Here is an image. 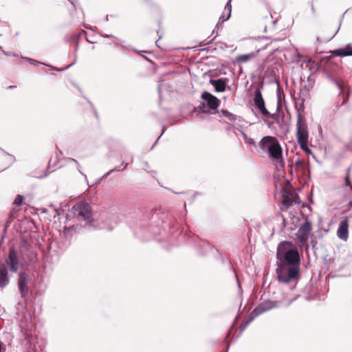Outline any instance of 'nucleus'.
Wrapping results in <instances>:
<instances>
[{"label": "nucleus", "instance_id": "24", "mask_svg": "<svg viewBox=\"0 0 352 352\" xmlns=\"http://www.w3.org/2000/svg\"><path fill=\"white\" fill-rule=\"evenodd\" d=\"M259 314L257 312V311L254 309L253 311L250 314L248 317L245 320L248 321L249 323H250L256 317L258 316Z\"/></svg>", "mask_w": 352, "mask_h": 352}, {"label": "nucleus", "instance_id": "6", "mask_svg": "<svg viewBox=\"0 0 352 352\" xmlns=\"http://www.w3.org/2000/svg\"><path fill=\"white\" fill-rule=\"evenodd\" d=\"M263 87V83L261 84L260 87H257L254 91V103L261 113L264 115L268 114V110L265 107V100L263 98L261 89Z\"/></svg>", "mask_w": 352, "mask_h": 352}, {"label": "nucleus", "instance_id": "62", "mask_svg": "<svg viewBox=\"0 0 352 352\" xmlns=\"http://www.w3.org/2000/svg\"><path fill=\"white\" fill-rule=\"evenodd\" d=\"M238 286H239V288H241V285H240V283H239V284H238Z\"/></svg>", "mask_w": 352, "mask_h": 352}, {"label": "nucleus", "instance_id": "54", "mask_svg": "<svg viewBox=\"0 0 352 352\" xmlns=\"http://www.w3.org/2000/svg\"><path fill=\"white\" fill-rule=\"evenodd\" d=\"M1 350H2V346H1V342H0V352H1Z\"/></svg>", "mask_w": 352, "mask_h": 352}, {"label": "nucleus", "instance_id": "47", "mask_svg": "<svg viewBox=\"0 0 352 352\" xmlns=\"http://www.w3.org/2000/svg\"><path fill=\"white\" fill-rule=\"evenodd\" d=\"M243 323H244V324H245L247 327L250 324L249 322L247 320H245Z\"/></svg>", "mask_w": 352, "mask_h": 352}, {"label": "nucleus", "instance_id": "31", "mask_svg": "<svg viewBox=\"0 0 352 352\" xmlns=\"http://www.w3.org/2000/svg\"><path fill=\"white\" fill-rule=\"evenodd\" d=\"M234 127L236 129V130H238L241 133L245 141L248 139L249 137L248 136V135L245 133V131L241 129L240 126H234Z\"/></svg>", "mask_w": 352, "mask_h": 352}, {"label": "nucleus", "instance_id": "4", "mask_svg": "<svg viewBox=\"0 0 352 352\" xmlns=\"http://www.w3.org/2000/svg\"><path fill=\"white\" fill-rule=\"evenodd\" d=\"M312 230V223L307 219L302 223L296 234V239L299 246L302 247L309 240Z\"/></svg>", "mask_w": 352, "mask_h": 352}, {"label": "nucleus", "instance_id": "14", "mask_svg": "<svg viewBox=\"0 0 352 352\" xmlns=\"http://www.w3.org/2000/svg\"><path fill=\"white\" fill-rule=\"evenodd\" d=\"M210 83L214 87V90L217 92H223L227 86V79L226 78H218V79H211L210 80Z\"/></svg>", "mask_w": 352, "mask_h": 352}, {"label": "nucleus", "instance_id": "60", "mask_svg": "<svg viewBox=\"0 0 352 352\" xmlns=\"http://www.w3.org/2000/svg\"><path fill=\"white\" fill-rule=\"evenodd\" d=\"M311 78V76H309V78H308V80H311V78Z\"/></svg>", "mask_w": 352, "mask_h": 352}, {"label": "nucleus", "instance_id": "20", "mask_svg": "<svg viewBox=\"0 0 352 352\" xmlns=\"http://www.w3.org/2000/svg\"><path fill=\"white\" fill-rule=\"evenodd\" d=\"M128 164H129L128 163L122 161V166H123V167L122 168H118V167L117 166V167L110 170L109 171L107 172L104 175H103V176L100 178V179L107 177L109 175H110L113 172H120V171L124 170V169L126 168Z\"/></svg>", "mask_w": 352, "mask_h": 352}, {"label": "nucleus", "instance_id": "30", "mask_svg": "<svg viewBox=\"0 0 352 352\" xmlns=\"http://www.w3.org/2000/svg\"><path fill=\"white\" fill-rule=\"evenodd\" d=\"M199 112L203 113H208V110L206 109V107L204 102H202L199 106Z\"/></svg>", "mask_w": 352, "mask_h": 352}, {"label": "nucleus", "instance_id": "29", "mask_svg": "<svg viewBox=\"0 0 352 352\" xmlns=\"http://www.w3.org/2000/svg\"><path fill=\"white\" fill-rule=\"evenodd\" d=\"M263 116L266 118H270L274 120H278L279 119V113L278 112H276L275 113H271L268 111V114L264 115Z\"/></svg>", "mask_w": 352, "mask_h": 352}, {"label": "nucleus", "instance_id": "42", "mask_svg": "<svg viewBox=\"0 0 352 352\" xmlns=\"http://www.w3.org/2000/svg\"><path fill=\"white\" fill-rule=\"evenodd\" d=\"M234 126H236V125H233V126H228V127L226 128V129H227L228 131H230V130H232V129H236Z\"/></svg>", "mask_w": 352, "mask_h": 352}, {"label": "nucleus", "instance_id": "49", "mask_svg": "<svg viewBox=\"0 0 352 352\" xmlns=\"http://www.w3.org/2000/svg\"><path fill=\"white\" fill-rule=\"evenodd\" d=\"M283 223L284 226H285V219L284 217L283 219Z\"/></svg>", "mask_w": 352, "mask_h": 352}, {"label": "nucleus", "instance_id": "52", "mask_svg": "<svg viewBox=\"0 0 352 352\" xmlns=\"http://www.w3.org/2000/svg\"><path fill=\"white\" fill-rule=\"evenodd\" d=\"M349 205L350 206V207H352V200L349 201Z\"/></svg>", "mask_w": 352, "mask_h": 352}, {"label": "nucleus", "instance_id": "23", "mask_svg": "<svg viewBox=\"0 0 352 352\" xmlns=\"http://www.w3.org/2000/svg\"><path fill=\"white\" fill-rule=\"evenodd\" d=\"M259 314L257 312V311L254 309L253 311L250 314L248 317L245 320L248 321L249 323H250L256 317L258 316Z\"/></svg>", "mask_w": 352, "mask_h": 352}, {"label": "nucleus", "instance_id": "61", "mask_svg": "<svg viewBox=\"0 0 352 352\" xmlns=\"http://www.w3.org/2000/svg\"><path fill=\"white\" fill-rule=\"evenodd\" d=\"M13 87H14V86H10V89H13Z\"/></svg>", "mask_w": 352, "mask_h": 352}, {"label": "nucleus", "instance_id": "58", "mask_svg": "<svg viewBox=\"0 0 352 352\" xmlns=\"http://www.w3.org/2000/svg\"><path fill=\"white\" fill-rule=\"evenodd\" d=\"M228 349H229V346H227V349H226V352H228Z\"/></svg>", "mask_w": 352, "mask_h": 352}, {"label": "nucleus", "instance_id": "22", "mask_svg": "<svg viewBox=\"0 0 352 352\" xmlns=\"http://www.w3.org/2000/svg\"><path fill=\"white\" fill-rule=\"evenodd\" d=\"M232 0H229L224 8V12L227 13V19H230L231 16V11H232V6H231Z\"/></svg>", "mask_w": 352, "mask_h": 352}, {"label": "nucleus", "instance_id": "28", "mask_svg": "<svg viewBox=\"0 0 352 352\" xmlns=\"http://www.w3.org/2000/svg\"><path fill=\"white\" fill-rule=\"evenodd\" d=\"M140 228L142 229V230H148V231L149 232H151V234H155L157 233V230H156V228L151 226H149V227L148 228H144L145 227V225H140Z\"/></svg>", "mask_w": 352, "mask_h": 352}, {"label": "nucleus", "instance_id": "15", "mask_svg": "<svg viewBox=\"0 0 352 352\" xmlns=\"http://www.w3.org/2000/svg\"><path fill=\"white\" fill-rule=\"evenodd\" d=\"M268 154L274 160H279L282 158L283 151L278 140H276L271 150L269 151Z\"/></svg>", "mask_w": 352, "mask_h": 352}, {"label": "nucleus", "instance_id": "41", "mask_svg": "<svg viewBox=\"0 0 352 352\" xmlns=\"http://www.w3.org/2000/svg\"><path fill=\"white\" fill-rule=\"evenodd\" d=\"M280 109H281V104H280V102L279 101L278 102V105H277V108H276V112H278L279 113Z\"/></svg>", "mask_w": 352, "mask_h": 352}, {"label": "nucleus", "instance_id": "19", "mask_svg": "<svg viewBox=\"0 0 352 352\" xmlns=\"http://www.w3.org/2000/svg\"><path fill=\"white\" fill-rule=\"evenodd\" d=\"M30 63L31 64H34V65H35L36 63L43 64V63H40V62H38V61L34 60H32V59H31V58H30ZM75 63H76V60H74V62H72V63H70L69 65H68L67 66H66L65 67H64V68H60V69L57 68V67H53V66L48 65L45 64V63H43V65H46V66H48V67H50L52 69H55V70L58 71V72H63V71H65V70H66V69H69V67H71L72 65H74L75 64Z\"/></svg>", "mask_w": 352, "mask_h": 352}, {"label": "nucleus", "instance_id": "34", "mask_svg": "<svg viewBox=\"0 0 352 352\" xmlns=\"http://www.w3.org/2000/svg\"><path fill=\"white\" fill-rule=\"evenodd\" d=\"M3 152H4L8 156V157L10 158V161L11 162V164L14 163L15 162V157L14 155H10L9 153H8L6 151H5L3 149H1Z\"/></svg>", "mask_w": 352, "mask_h": 352}, {"label": "nucleus", "instance_id": "13", "mask_svg": "<svg viewBox=\"0 0 352 352\" xmlns=\"http://www.w3.org/2000/svg\"><path fill=\"white\" fill-rule=\"evenodd\" d=\"M4 265H0V288L6 287L10 281V276Z\"/></svg>", "mask_w": 352, "mask_h": 352}, {"label": "nucleus", "instance_id": "35", "mask_svg": "<svg viewBox=\"0 0 352 352\" xmlns=\"http://www.w3.org/2000/svg\"><path fill=\"white\" fill-rule=\"evenodd\" d=\"M101 36L103 38H113L116 41H119V39L117 37L113 36L112 34H102Z\"/></svg>", "mask_w": 352, "mask_h": 352}, {"label": "nucleus", "instance_id": "53", "mask_svg": "<svg viewBox=\"0 0 352 352\" xmlns=\"http://www.w3.org/2000/svg\"><path fill=\"white\" fill-rule=\"evenodd\" d=\"M158 92H159V94H160H160H161V91H160V86L158 87Z\"/></svg>", "mask_w": 352, "mask_h": 352}, {"label": "nucleus", "instance_id": "59", "mask_svg": "<svg viewBox=\"0 0 352 352\" xmlns=\"http://www.w3.org/2000/svg\"><path fill=\"white\" fill-rule=\"evenodd\" d=\"M8 224H9V222L8 221V222L6 223V228L8 226Z\"/></svg>", "mask_w": 352, "mask_h": 352}, {"label": "nucleus", "instance_id": "43", "mask_svg": "<svg viewBox=\"0 0 352 352\" xmlns=\"http://www.w3.org/2000/svg\"><path fill=\"white\" fill-rule=\"evenodd\" d=\"M311 10L312 13L315 14L316 10H315V8H314V6L313 3L311 4Z\"/></svg>", "mask_w": 352, "mask_h": 352}, {"label": "nucleus", "instance_id": "33", "mask_svg": "<svg viewBox=\"0 0 352 352\" xmlns=\"http://www.w3.org/2000/svg\"><path fill=\"white\" fill-rule=\"evenodd\" d=\"M245 143L248 144H250V145H252L254 146H256V142L254 141V140L251 138H250V137L248 138V139L247 140H245Z\"/></svg>", "mask_w": 352, "mask_h": 352}, {"label": "nucleus", "instance_id": "3", "mask_svg": "<svg viewBox=\"0 0 352 352\" xmlns=\"http://www.w3.org/2000/svg\"><path fill=\"white\" fill-rule=\"evenodd\" d=\"M0 265H4L6 269L11 274L18 272L20 263L19 256L14 247L9 249L8 255L5 257L3 263H0Z\"/></svg>", "mask_w": 352, "mask_h": 352}, {"label": "nucleus", "instance_id": "56", "mask_svg": "<svg viewBox=\"0 0 352 352\" xmlns=\"http://www.w3.org/2000/svg\"><path fill=\"white\" fill-rule=\"evenodd\" d=\"M108 20H109V19H108V16H107L105 17V21H107Z\"/></svg>", "mask_w": 352, "mask_h": 352}, {"label": "nucleus", "instance_id": "7", "mask_svg": "<svg viewBox=\"0 0 352 352\" xmlns=\"http://www.w3.org/2000/svg\"><path fill=\"white\" fill-rule=\"evenodd\" d=\"M29 275L25 272H20L18 278V287L22 298H26L28 292L29 287L28 285Z\"/></svg>", "mask_w": 352, "mask_h": 352}, {"label": "nucleus", "instance_id": "39", "mask_svg": "<svg viewBox=\"0 0 352 352\" xmlns=\"http://www.w3.org/2000/svg\"><path fill=\"white\" fill-rule=\"evenodd\" d=\"M164 133V126H163L162 128V134L157 138V140L155 141V144H153L152 148L157 144L158 140H160V138H161V136L162 135V134Z\"/></svg>", "mask_w": 352, "mask_h": 352}, {"label": "nucleus", "instance_id": "27", "mask_svg": "<svg viewBox=\"0 0 352 352\" xmlns=\"http://www.w3.org/2000/svg\"><path fill=\"white\" fill-rule=\"evenodd\" d=\"M69 162H74V163H75V164H76V166H77V168H78V170L79 173H80L82 175H83V176H84V177H85V180H87V175H85V174H83V173H82L81 170H80L81 166H80V164L78 163V162L77 160H76L75 159H73V158H70V159H69Z\"/></svg>", "mask_w": 352, "mask_h": 352}, {"label": "nucleus", "instance_id": "1", "mask_svg": "<svg viewBox=\"0 0 352 352\" xmlns=\"http://www.w3.org/2000/svg\"><path fill=\"white\" fill-rule=\"evenodd\" d=\"M278 260L276 275L279 283L290 284V289L296 287L300 276V255L297 248L289 241H283L277 248Z\"/></svg>", "mask_w": 352, "mask_h": 352}, {"label": "nucleus", "instance_id": "26", "mask_svg": "<svg viewBox=\"0 0 352 352\" xmlns=\"http://www.w3.org/2000/svg\"><path fill=\"white\" fill-rule=\"evenodd\" d=\"M23 196L21 195H17L14 201V204L16 205V206H21L23 201Z\"/></svg>", "mask_w": 352, "mask_h": 352}, {"label": "nucleus", "instance_id": "16", "mask_svg": "<svg viewBox=\"0 0 352 352\" xmlns=\"http://www.w3.org/2000/svg\"><path fill=\"white\" fill-rule=\"evenodd\" d=\"M333 55L336 56H352V45L347 44L345 47L335 50L331 52Z\"/></svg>", "mask_w": 352, "mask_h": 352}, {"label": "nucleus", "instance_id": "5", "mask_svg": "<svg viewBox=\"0 0 352 352\" xmlns=\"http://www.w3.org/2000/svg\"><path fill=\"white\" fill-rule=\"evenodd\" d=\"M297 123H296V138L297 141L308 140L309 139V131L307 124V121L302 115L299 113L298 111L297 116Z\"/></svg>", "mask_w": 352, "mask_h": 352}, {"label": "nucleus", "instance_id": "11", "mask_svg": "<svg viewBox=\"0 0 352 352\" xmlns=\"http://www.w3.org/2000/svg\"><path fill=\"white\" fill-rule=\"evenodd\" d=\"M279 302L277 301L273 300H265L261 303H260L257 307L254 309L257 311L259 315L270 311L274 308L278 307Z\"/></svg>", "mask_w": 352, "mask_h": 352}, {"label": "nucleus", "instance_id": "2", "mask_svg": "<svg viewBox=\"0 0 352 352\" xmlns=\"http://www.w3.org/2000/svg\"><path fill=\"white\" fill-rule=\"evenodd\" d=\"M73 212L80 220V223L69 227H65L63 234L66 236H72L74 233L92 232L103 227L100 226L97 220L93 218L92 208L87 201H80L73 206Z\"/></svg>", "mask_w": 352, "mask_h": 352}, {"label": "nucleus", "instance_id": "45", "mask_svg": "<svg viewBox=\"0 0 352 352\" xmlns=\"http://www.w3.org/2000/svg\"><path fill=\"white\" fill-rule=\"evenodd\" d=\"M221 25L222 24H219V22L217 23L216 26H215V29H219V27H221Z\"/></svg>", "mask_w": 352, "mask_h": 352}, {"label": "nucleus", "instance_id": "55", "mask_svg": "<svg viewBox=\"0 0 352 352\" xmlns=\"http://www.w3.org/2000/svg\"><path fill=\"white\" fill-rule=\"evenodd\" d=\"M118 168H122L123 167V166H122V164H120V166H118Z\"/></svg>", "mask_w": 352, "mask_h": 352}, {"label": "nucleus", "instance_id": "36", "mask_svg": "<svg viewBox=\"0 0 352 352\" xmlns=\"http://www.w3.org/2000/svg\"><path fill=\"white\" fill-rule=\"evenodd\" d=\"M304 164H305L304 162H302L300 160H298L295 162V166L297 167L302 166L304 165Z\"/></svg>", "mask_w": 352, "mask_h": 352}, {"label": "nucleus", "instance_id": "38", "mask_svg": "<svg viewBox=\"0 0 352 352\" xmlns=\"http://www.w3.org/2000/svg\"><path fill=\"white\" fill-rule=\"evenodd\" d=\"M344 13L342 14V19L344 17ZM340 21H342V19H340ZM340 24H341V21H340V24H339V27L338 28L337 30L336 31V32L333 34V35L331 36V38H333L335 36V35L339 31V29H340Z\"/></svg>", "mask_w": 352, "mask_h": 352}, {"label": "nucleus", "instance_id": "57", "mask_svg": "<svg viewBox=\"0 0 352 352\" xmlns=\"http://www.w3.org/2000/svg\"><path fill=\"white\" fill-rule=\"evenodd\" d=\"M133 156H131V162H133Z\"/></svg>", "mask_w": 352, "mask_h": 352}, {"label": "nucleus", "instance_id": "10", "mask_svg": "<svg viewBox=\"0 0 352 352\" xmlns=\"http://www.w3.org/2000/svg\"><path fill=\"white\" fill-rule=\"evenodd\" d=\"M300 197L290 191H286L283 196V204L285 207L288 208L292 204H300Z\"/></svg>", "mask_w": 352, "mask_h": 352}, {"label": "nucleus", "instance_id": "8", "mask_svg": "<svg viewBox=\"0 0 352 352\" xmlns=\"http://www.w3.org/2000/svg\"><path fill=\"white\" fill-rule=\"evenodd\" d=\"M201 98L206 102V106L208 107V109L211 110L217 109L221 102L220 100L218 99L215 96L206 91L201 94Z\"/></svg>", "mask_w": 352, "mask_h": 352}, {"label": "nucleus", "instance_id": "51", "mask_svg": "<svg viewBox=\"0 0 352 352\" xmlns=\"http://www.w3.org/2000/svg\"><path fill=\"white\" fill-rule=\"evenodd\" d=\"M280 85H278V92L280 93Z\"/></svg>", "mask_w": 352, "mask_h": 352}, {"label": "nucleus", "instance_id": "46", "mask_svg": "<svg viewBox=\"0 0 352 352\" xmlns=\"http://www.w3.org/2000/svg\"><path fill=\"white\" fill-rule=\"evenodd\" d=\"M68 1L71 3V4H72L74 7H75V4H74V1H72V0H68Z\"/></svg>", "mask_w": 352, "mask_h": 352}, {"label": "nucleus", "instance_id": "32", "mask_svg": "<svg viewBox=\"0 0 352 352\" xmlns=\"http://www.w3.org/2000/svg\"><path fill=\"white\" fill-rule=\"evenodd\" d=\"M228 19H227V15L226 16L224 14H222L219 19V24H223L225 21H226Z\"/></svg>", "mask_w": 352, "mask_h": 352}, {"label": "nucleus", "instance_id": "40", "mask_svg": "<svg viewBox=\"0 0 352 352\" xmlns=\"http://www.w3.org/2000/svg\"><path fill=\"white\" fill-rule=\"evenodd\" d=\"M298 296H296V297L289 300L288 302L287 303V305L289 306L290 304H292L297 298Z\"/></svg>", "mask_w": 352, "mask_h": 352}, {"label": "nucleus", "instance_id": "50", "mask_svg": "<svg viewBox=\"0 0 352 352\" xmlns=\"http://www.w3.org/2000/svg\"><path fill=\"white\" fill-rule=\"evenodd\" d=\"M230 336V332H228L226 335V340H227L228 338V337Z\"/></svg>", "mask_w": 352, "mask_h": 352}, {"label": "nucleus", "instance_id": "21", "mask_svg": "<svg viewBox=\"0 0 352 352\" xmlns=\"http://www.w3.org/2000/svg\"><path fill=\"white\" fill-rule=\"evenodd\" d=\"M298 143L300 148L303 151H305L307 154L311 155L314 157V155L311 150L308 146V140L298 141Z\"/></svg>", "mask_w": 352, "mask_h": 352}, {"label": "nucleus", "instance_id": "9", "mask_svg": "<svg viewBox=\"0 0 352 352\" xmlns=\"http://www.w3.org/2000/svg\"><path fill=\"white\" fill-rule=\"evenodd\" d=\"M352 218V214L349 217H344L340 222L337 235L339 239L346 241L349 234V219Z\"/></svg>", "mask_w": 352, "mask_h": 352}, {"label": "nucleus", "instance_id": "48", "mask_svg": "<svg viewBox=\"0 0 352 352\" xmlns=\"http://www.w3.org/2000/svg\"><path fill=\"white\" fill-rule=\"evenodd\" d=\"M162 223L164 225V227L166 228V226L167 225V222L166 221H163Z\"/></svg>", "mask_w": 352, "mask_h": 352}, {"label": "nucleus", "instance_id": "25", "mask_svg": "<svg viewBox=\"0 0 352 352\" xmlns=\"http://www.w3.org/2000/svg\"><path fill=\"white\" fill-rule=\"evenodd\" d=\"M329 79L333 81L336 85L337 87L340 89V94H342V90H343V85L339 81L336 80L335 78H333L331 75H329Z\"/></svg>", "mask_w": 352, "mask_h": 352}, {"label": "nucleus", "instance_id": "44", "mask_svg": "<svg viewBox=\"0 0 352 352\" xmlns=\"http://www.w3.org/2000/svg\"><path fill=\"white\" fill-rule=\"evenodd\" d=\"M74 85L78 89V90L80 92H82V90H81L80 87L78 85H76V83H74Z\"/></svg>", "mask_w": 352, "mask_h": 352}, {"label": "nucleus", "instance_id": "37", "mask_svg": "<svg viewBox=\"0 0 352 352\" xmlns=\"http://www.w3.org/2000/svg\"><path fill=\"white\" fill-rule=\"evenodd\" d=\"M246 327L247 326L244 324V323H242L239 327V333L241 334Z\"/></svg>", "mask_w": 352, "mask_h": 352}, {"label": "nucleus", "instance_id": "17", "mask_svg": "<svg viewBox=\"0 0 352 352\" xmlns=\"http://www.w3.org/2000/svg\"><path fill=\"white\" fill-rule=\"evenodd\" d=\"M259 51L260 50H258L249 54L239 55L236 57V60L239 63H245L254 58L259 52Z\"/></svg>", "mask_w": 352, "mask_h": 352}, {"label": "nucleus", "instance_id": "12", "mask_svg": "<svg viewBox=\"0 0 352 352\" xmlns=\"http://www.w3.org/2000/svg\"><path fill=\"white\" fill-rule=\"evenodd\" d=\"M276 140V138L272 136H265L259 142L258 146L262 151L269 153Z\"/></svg>", "mask_w": 352, "mask_h": 352}, {"label": "nucleus", "instance_id": "18", "mask_svg": "<svg viewBox=\"0 0 352 352\" xmlns=\"http://www.w3.org/2000/svg\"><path fill=\"white\" fill-rule=\"evenodd\" d=\"M219 117H225L228 118L230 122H234L237 119L238 116L236 115H234L230 111H228L227 109H221L219 111Z\"/></svg>", "mask_w": 352, "mask_h": 352}]
</instances>
